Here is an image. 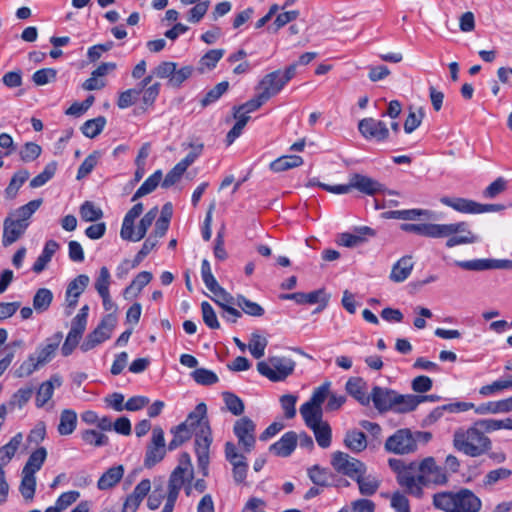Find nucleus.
Listing matches in <instances>:
<instances>
[{
  "label": "nucleus",
  "mask_w": 512,
  "mask_h": 512,
  "mask_svg": "<svg viewBox=\"0 0 512 512\" xmlns=\"http://www.w3.org/2000/svg\"><path fill=\"white\" fill-rule=\"evenodd\" d=\"M401 229L430 238H448L445 244L447 248L473 244L479 240V237L469 229V224L464 221L450 224L405 223L401 225Z\"/></svg>",
  "instance_id": "f257e3e1"
},
{
  "label": "nucleus",
  "mask_w": 512,
  "mask_h": 512,
  "mask_svg": "<svg viewBox=\"0 0 512 512\" xmlns=\"http://www.w3.org/2000/svg\"><path fill=\"white\" fill-rule=\"evenodd\" d=\"M206 414V405L199 403L186 420L182 422L195 435V452L203 476L208 475L209 449L212 443L211 428Z\"/></svg>",
  "instance_id": "f03ea898"
},
{
  "label": "nucleus",
  "mask_w": 512,
  "mask_h": 512,
  "mask_svg": "<svg viewBox=\"0 0 512 512\" xmlns=\"http://www.w3.org/2000/svg\"><path fill=\"white\" fill-rule=\"evenodd\" d=\"M432 503L436 509L444 512H479L482 508L481 499L467 488H461L457 492L435 493Z\"/></svg>",
  "instance_id": "7ed1b4c3"
},
{
  "label": "nucleus",
  "mask_w": 512,
  "mask_h": 512,
  "mask_svg": "<svg viewBox=\"0 0 512 512\" xmlns=\"http://www.w3.org/2000/svg\"><path fill=\"white\" fill-rule=\"evenodd\" d=\"M453 447L474 458L487 454L492 448V442L473 424L467 429L459 428L454 432Z\"/></svg>",
  "instance_id": "20e7f679"
},
{
  "label": "nucleus",
  "mask_w": 512,
  "mask_h": 512,
  "mask_svg": "<svg viewBox=\"0 0 512 512\" xmlns=\"http://www.w3.org/2000/svg\"><path fill=\"white\" fill-rule=\"evenodd\" d=\"M296 363L291 358L272 356L257 363V371L272 382H281L293 374Z\"/></svg>",
  "instance_id": "39448f33"
},
{
  "label": "nucleus",
  "mask_w": 512,
  "mask_h": 512,
  "mask_svg": "<svg viewBox=\"0 0 512 512\" xmlns=\"http://www.w3.org/2000/svg\"><path fill=\"white\" fill-rule=\"evenodd\" d=\"M416 469L415 463H410L408 467H404L398 472L397 481L399 485L405 488L406 492L417 498H421L423 495V486L430 484L427 475L424 472H419L417 476L412 474V471Z\"/></svg>",
  "instance_id": "423d86ee"
},
{
  "label": "nucleus",
  "mask_w": 512,
  "mask_h": 512,
  "mask_svg": "<svg viewBox=\"0 0 512 512\" xmlns=\"http://www.w3.org/2000/svg\"><path fill=\"white\" fill-rule=\"evenodd\" d=\"M167 450L168 445L166 446L165 443L164 431L160 426H155L146 447L144 466L149 469L154 467L164 459Z\"/></svg>",
  "instance_id": "0eeeda50"
},
{
  "label": "nucleus",
  "mask_w": 512,
  "mask_h": 512,
  "mask_svg": "<svg viewBox=\"0 0 512 512\" xmlns=\"http://www.w3.org/2000/svg\"><path fill=\"white\" fill-rule=\"evenodd\" d=\"M440 202L460 213L467 214H481L485 212L498 211L502 209L501 205L497 204H480L470 199L461 197H448L443 196Z\"/></svg>",
  "instance_id": "6e6552de"
},
{
  "label": "nucleus",
  "mask_w": 512,
  "mask_h": 512,
  "mask_svg": "<svg viewBox=\"0 0 512 512\" xmlns=\"http://www.w3.org/2000/svg\"><path fill=\"white\" fill-rule=\"evenodd\" d=\"M331 464L337 472L353 480L366 473V465L363 462L341 451L333 453Z\"/></svg>",
  "instance_id": "1a4fd4ad"
},
{
  "label": "nucleus",
  "mask_w": 512,
  "mask_h": 512,
  "mask_svg": "<svg viewBox=\"0 0 512 512\" xmlns=\"http://www.w3.org/2000/svg\"><path fill=\"white\" fill-rule=\"evenodd\" d=\"M385 449L394 454H409L417 449L416 438L410 429H399L388 437Z\"/></svg>",
  "instance_id": "9d476101"
},
{
  "label": "nucleus",
  "mask_w": 512,
  "mask_h": 512,
  "mask_svg": "<svg viewBox=\"0 0 512 512\" xmlns=\"http://www.w3.org/2000/svg\"><path fill=\"white\" fill-rule=\"evenodd\" d=\"M358 130L366 140L384 142L388 140L390 132L387 125L372 117L363 118L358 122Z\"/></svg>",
  "instance_id": "9b49d317"
},
{
  "label": "nucleus",
  "mask_w": 512,
  "mask_h": 512,
  "mask_svg": "<svg viewBox=\"0 0 512 512\" xmlns=\"http://www.w3.org/2000/svg\"><path fill=\"white\" fill-rule=\"evenodd\" d=\"M255 428V423L246 416L239 418L234 424V434L245 452H251L255 446Z\"/></svg>",
  "instance_id": "f8f14e48"
},
{
  "label": "nucleus",
  "mask_w": 512,
  "mask_h": 512,
  "mask_svg": "<svg viewBox=\"0 0 512 512\" xmlns=\"http://www.w3.org/2000/svg\"><path fill=\"white\" fill-rule=\"evenodd\" d=\"M418 472H424L427 475L430 484L445 485L448 482V475L445 468L438 466L433 457L423 459L417 466Z\"/></svg>",
  "instance_id": "ddd939ff"
},
{
  "label": "nucleus",
  "mask_w": 512,
  "mask_h": 512,
  "mask_svg": "<svg viewBox=\"0 0 512 512\" xmlns=\"http://www.w3.org/2000/svg\"><path fill=\"white\" fill-rule=\"evenodd\" d=\"M28 226L29 223H23L10 214L3 223V245L9 246L16 242L25 233Z\"/></svg>",
  "instance_id": "4468645a"
},
{
  "label": "nucleus",
  "mask_w": 512,
  "mask_h": 512,
  "mask_svg": "<svg viewBox=\"0 0 512 512\" xmlns=\"http://www.w3.org/2000/svg\"><path fill=\"white\" fill-rule=\"evenodd\" d=\"M396 393L392 389L374 386L370 393V402H373L374 407L380 413L391 411L394 404L393 398H395Z\"/></svg>",
  "instance_id": "2eb2a0df"
},
{
  "label": "nucleus",
  "mask_w": 512,
  "mask_h": 512,
  "mask_svg": "<svg viewBox=\"0 0 512 512\" xmlns=\"http://www.w3.org/2000/svg\"><path fill=\"white\" fill-rule=\"evenodd\" d=\"M285 86L280 77V70L273 71L263 77L260 81L258 88L262 98L267 101L273 96L277 95Z\"/></svg>",
  "instance_id": "dca6fc26"
},
{
  "label": "nucleus",
  "mask_w": 512,
  "mask_h": 512,
  "mask_svg": "<svg viewBox=\"0 0 512 512\" xmlns=\"http://www.w3.org/2000/svg\"><path fill=\"white\" fill-rule=\"evenodd\" d=\"M151 489V483L149 479H143L136 485L133 492L127 496L122 512H136L143 499L148 495Z\"/></svg>",
  "instance_id": "f3484780"
},
{
  "label": "nucleus",
  "mask_w": 512,
  "mask_h": 512,
  "mask_svg": "<svg viewBox=\"0 0 512 512\" xmlns=\"http://www.w3.org/2000/svg\"><path fill=\"white\" fill-rule=\"evenodd\" d=\"M89 284V277L81 274L73 279L66 289V303L67 307L74 309L78 303L79 296L84 292Z\"/></svg>",
  "instance_id": "a211bd4d"
},
{
  "label": "nucleus",
  "mask_w": 512,
  "mask_h": 512,
  "mask_svg": "<svg viewBox=\"0 0 512 512\" xmlns=\"http://www.w3.org/2000/svg\"><path fill=\"white\" fill-rule=\"evenodd\" d=\"M298 435L294 431L286 432L280 440L269 447L271 453L280 457H288L295 450Z\"/></svg>",
  "instance_id": "6ab92c4d"
},
{
  "label": "nucleus",
  "mask_w": 512,
  "mask_h": 512,
  "mask_svg": "<svg viewBox=\"0 0 512 512\" xmlns=\"http://www.w3.org/2000/svg\"><path fill=\"white\" fill-rule=\"evenodd\" d=\"M351 186L367 195H374L384 190V186L377 180L358 173L351 175Z\"/></svg>",
  "instance_id": "aec40b11"
},
{
  "label": "nucleus",
  "mask_w": 512,
  "mask_h": 512,
  "mask_svg": "<svg viewBox=\"0 0 512 512\" xmlns=\"http://www.w3.org/2000/svg\"><path fill=\"white\" fill-rule=\"evenodd\" d=\"M346 391L361 405L367 406L370 404V394H367L366 382L361 377H351L346 382Z\"/></svg>",
  "instance_id": "412c9836"
},
{
  "label": "nucleus",
  "mask_w": 512,
  "mask_h": 512,
  "mask_svg": "<svg viewBox=\"0 0 512 512\" xmlns=\"http://www.w3.org/2000/svg\"><path fill=\"white\" fill-rule=\"evenodd\" d=\"M414 267L411 256H403L392 267L390 280L395 283L404 282L411 274Z\"/></svg>",
  "instance_id": "4be33fe9"
},
{
  "label": "nucleus",
  "mask_w": 512,
  "mask_h": 512,
  "mask_svg": "<svg viewBox=\"0 0 512 512\" xmlns=\"http://www.w3.org/2000/svg\"><path fill=\"white\" fill-rule=\"evenodd\" d=\"M62 338V332H56L51 337L47 338L46 344L43 347L38 349L35 358L37 359L38 363H40V365H44L51 360L55 351L58 349Z\"/></svg>",
  "instance_id": "5701e85b"
},
{
  "label": "nucleus",
  "mask_w": 512,
  "mask_h": 512,
  "mask_svg": "<svg viewBox=\"0 0 512 512\" xmlns=\"http://www.w3.org/2000/svg\"><path fill=\"white\" fill-rule=\"evenodd\" d=\"M393 399L394 404L391 411L396 413H408L414 411L417 406L422 403V399L413 394L402 395L397 392Z\"/></svg>",
  "instance_id": "b1692460"
},
{
  "label": "nucleus",
  "mask_w": 512,
  "mask_h": 512,
  "mask_svg": "<svg viewBox=\"0 0 512 512\" xmlns=\"http://www.w3.org/2000/svg\"><path fill=\"white\" fill-rule=\"evenodd\" d=\"M512 411V396L499 400V401H491L487 403H482L478 407L475 408V412L480 415L484 414H498V413H508Z\"/></svg>",
  "instance_id": "393cba45"
},
{
  "label": "nucleus",
  "mask_w": 512,
  "mask_h": 512,
  "mask_svg": "<svg viewBox=\"0 0 512 512\" xmlns=\"http://www.w3.org/2000/svg\"><path fill=\"white\" fill-rule=\"evenodd\" d=\"M343 442L345 447L353 453H360L367 448L366 435L356 429L347 431Z\"/></svg>",
  "instance_id": "a878e982"
},
{
  "label": "nucleus",
  "mask_w": 512,
  "mask_h": 512,
  "mask_svg": "<svg viewBox=\"0 0 512 512\" xmlns=\"http://www.w3.org/2000/svg\"><path fill=\"white\" fill-rule=\"evenodd\" d=\"M124 467L123 465H117L109 468L99 478L97 487L99 490H107L114 487L123 477Z\"/></svg>",
  "instance_id": "bb28decb"
},
{
  "label": "nucleus",
  "mask_w": 512,
  "mask_h": 512,
  "mask_svg": "<svg viewBox=\"0 0 512 512\" xmlns=\"http://www.w3.org/2000/svg\"><path fill=\"white\" fill-rule=\"evenodd\" d=\"M117 323V317L110 313L107 314L99 325L91 332L93 337L97 338L100 344L111 337L112 331Z\"/></svg>",
  "instance_id": "cd10ccee"
},
{
  "label": "nucleus",
  "mask_w": 512,
  "mask_h": 512,
  "mask_svg": "<svg viewBox=\"0 0 512 512\" xmlns=\"http://www.w3.org/2000/svg\"><path fill=\"white\" fill-rule=\"evenodd\" d=\"M152 280V274L148 271L140 272L132 282L124 289L123 295L126 299L136 297L141 290Z\"/></svg>",
  "instance_id": "c85d7f7f"
},
{
  "label": "nucleus",
  "mask_w": 512,
  "mask_h": 512,
  "mask_svg": "<svg viewBox=\"0 0 512 512\" xmlns=\"http://www.w3.org/2000/svg\"><path fill=\"white\" fill-rule=\"evenodd\" d=\"M58 248L59 245L56 241L48 240L45 243L41 255L36 259L35 263L33 264L32 270L35 273L42 272L46 268L47 264L51 261L52 256L55 254Z\"/></svg>",
  "instance_id": "c756f323"
},
{
  "label": "nucleus",
  "mask_w": 512,
  "mask_h": 512,
  "mask_svg": "<svg viewBox=\"0 0 512 512\" xmlns=\"http://www.w3.org/2000/svg\"><path fill=\"white\" fill-rule=\"evenodd\" d=\"M322 296H324V290L319 289L310 293L295 292L291 294H283L280 298L284 300H293L297 304H315L319 303L320 300H324Z\"/></svg>",
  "instance_id": "7c9ffc66"
},
{
  "label": "nucleus",
  "mask_w": 512,
  "mask_h": 512,
  "mask_svg": "<svg viewBox=\"0 0 512 512\" xmlns=\"http://www.w3.org/2000/svg\"><path fill=\"white\" fill-rule=\"evenodd\" d=\"M300 414L303 417V420L307 427L311 428L322 421L323 417V409L322 407L313 406L312 404L305 402L300 407Z\"/></svg>",
  "instance_id": "2f4dec72"
},
{
  "label": "nucleus",
  "mask_w": 512,
  "mask_h": 512,
  "mask_svg": "<svg viewBox=\"0 0 512 512\" xmlns=\"http://www.w3.org/2000/svg\"><path fill=\"white\" fill-rule=\"evenodd\" d=\"M77 425V414L71 409H64L60 415L57 430L60 435L66 436L74 432Z\"/></svg>",
  "instance_id": "473e14b6"
},
{
  "label": "nucleus",
  "mask_w": 512,
  "mask_h": 512,
  "mask_svg": "<svg viewBox=\"0 0 512 512\" xmlns=\"http://www.w3.org/2000/svg\"><path fill=\"white\" fill-rule=\"evenodd\" d=\"M170 432L173 434V438L168 443V450L173 451L183 445L185 442L190 440L193 433L190 428L186 427V424H179L171 428Z\"/></svg>",
  "instance_id": "72a5a7b5"
},
{
  "label": "nucleus",
  "mask_w": 512,
  "mask_h": 512,
  "mask_svg": "<svg viewBox=\"0 0 512 512\" xmlns=\"http://www.w3.org/2000/svg\"><path fill=\"white\" fill-rule=\"evenodd\" d=\"M192 480L188 477V474L182 473L180 468H175L169 477L167 495L178 497L184 484L186 482L190 483Z\"/></svg>",
  "instance_id": "f704fd0d"
},
{
  "label": "nucleus",
  "mask_w": 512,
  "mask_h": 512,
  "mask_svg": "<svg viewBox=\"0 0 512 512\" xmlns=\"http://www.w3.org/2000/svg\"><path fill=\"white\" fill-rule=\"evenodd\" d=\"M47 457V451L44 447H40L29 456L22 473H29L35 475V473L41 469L45 459Z\"/></svg>",
  "instance_id": "c9c22d12"
},
{
  "label": "nucleus",
  "mask_w": 512,
  "mask_h": 512,
  "mask_svg": "<svg viewBox=\"0 0 512 512\" xmlns=\"http://www.w3.org/2000/svg\"><path fill=\"white\" fill-rule=\"evenodd\" d=\"M22 433H17L11 440L0 448V466L6 465L15 455L20 444L22 443Z\"/></svg>",
  "instance_id": "e433bc0d"
},
{
  "label": "nucleus",
  "mask_w": 512,
  "mask_h": 512,
  "mask_svg": "<svg viewBox=\"0 0 512 512\" xmlns=\"http://www.w3.org/2000/svg\"><path fill=\"white\" fill-rule=\"evenodd\" d=\"M303 164V159L298 155H287L279 157L270 164V169L274 172H282L291 168L299 167Z\"/></svg>",
  "instance_id": "4c0bfd02"
},
{
  "label": "nucleus",
  "mask_w": 512,
  "mask_h": 512,
  "mask_svg": "<svg viewBox=\"0 0 512 512\" xmlns=\"http://www.w3.org/2000/svg\"><path fill=\"white\" fill-rule=\"evenodd\" d=\"M143 212L142 203L135 204L125 215L120 231L121 238H131V226H134V221Z\"/></svg>",
  "instance_id": "58836bf2"
},
{
  "label": "nucleus",
  "mask_w": 512,
  "mask_h": 512,
  "mask_svg": "<svg viewBox=\"0 0 512 512\" xmlns=\"http://www.w3.org/2000/svg\"><path fill=\"white\" fill-rule=\"evenodd\" d=\"M161 179H162V171L161 170L155 171L137 189V191L135 192V194L132 197V201H136L138 198H141V197L153 192L159 185Z\"/></svg>",
  "instance_id": "ea45409f"
},
{
  "label": "nucleus",
  "mask_w": 512,
  "mask_h": 512,
  "mask_svg": "<svg viewBox=\"0 0 512 512\" xmlns=\"http://www.w3.org/2000/svg\"><path fill=\"white\" fill-rule=\"evenodd\" d=\"M53 301V293L47 288H40L33 297V309L37 313L47 311Z\"/></svg>",
  "instance_id": "a19ab883"
},
{
  "label": "nucleus",
  "mask_w": 512,
  "mask_h": 512,
  "mask_svg": "<svg viewBox=\"0 0 512 512\" xmlns=\"http://www.w3.org/2000/svg\"><path fill=\"white\" fill-rule=\"evenodd\" d=\"M30 174L27 170L22 169L14 173L8 186L5 189V195L8 199H14L20 187L28 180Z\"/></svg>",
  "instance_id": "79ce46f5"
},
{
  "label": "nucleus",
  "mask_w": 512,
  "mask_h": 512,
  "mask_svg": "<svg viewBox=\"0 0 512 512\" xmlns=\"http://www.w3.org/2000/svg\"><path fill=\"white\" fill-rule=\"evenodd\" d=\"M310 429L313 431L315 439L321 448H328L331 445L332 431L328 422L323 421Z\"/></svg>",
  "instance_id": "37998d69"
},
{
  "label": "nucleus",
  "mask_w": 512,
  "mask_h": 512,
  "mask_svg": "<svg viewBox=\"0 0 512 512\" xmlns=\"http://www.w3.org/2000/svg\"><path fill=\"white\" fill-rule=\"evenodd\" d=\"M355 481L358 484L360 493L364 496L374 495L380 486V481L372 475L361 474Z\"/></svg>",
  "instance_id": "c03bdc74"
},
{
  "label": "nucleus",
  "mask_w": 512,
  "mask_h": 512,
  "mask_svg": "<svg viewBox=\"0 0 512 512\" xmlns=\"http://www.w3.org/2000/svg\"><path fill=\"white\" fill-rule=\"evenodd\" d=\"M210 291L216 296L213 300L223 309V311H226L227 307H234V305L238 306V295L236 297L232 296L220 285H217Z\"/></svg>",
  "instance_id": "a18cd8bd"
},
{
  "label": "nucleus",
  "mask_w": 512,
  "mask_h": 512,
  "mask_svg": "<svg viewBox=\"0 0 512 512\" xmlns=\"http://www.w3.org/2000/svg\"><path fill=\"white\" fill-rule=\"evenodd\" d=\"M512 476V471L505 467H500L489 471L483 478V486L491 488L500 481L508 480Z\"/></svg>",
  "instance_id": "49530a36"
},
{
  "label": "nucleus",
  "mask_w": 512,
  "mask_h": 512,
  "mask_svg": "<svg viewBox=\"0 0 512 512\" xmlns=\"http://www.w3.org/2000/svg\"><path fill=\"white\" fill-rule=\"evenodd\" d=\"M41 204L42 199L32 200L13 211L11 215L23 223H29V218L39 209Z\"/></svg>",
  "instance_id": "de8ad7c7"
},
{
  "label": "nucleus",
  "mask_w": 512,
  "mask_h": 512,
  "mask_svg": "<svg viewBox=\"0 0 512 512\" xmlns=\"http://www.w3.org/2000/svg\"><path fill=\"white\" fill-rule=\"evenodd\" d=\"M106 124V119L103 116H98L97 118L87 120L82 126V133L88 138H95L98 136L102 130L104 129Z\"/></svg>",
  "instance_id": "09e8293b"
},
{
  "label": "nucleus",
  "mask_w": 512,
  "mask_h": 512,
  "mask_svg": "<svg viewBox=\"0 0 512 512\" xmlns=\"http://www.w3.org/2000/svg\"><path fill=\"white\" fill-rule=\"evenodd\" d=\"M80 216L83 221L96 222L103 217V211L91 201H85L80 206Z\"/></svg>",
  "instance_id": "8fccbe9b"
},
{
  "label": "nucleus",
  "mask_w": 512,
  "mask_h": 512,
  "mask_svg": "<svg viewBox=\"0 0 512 512\" xmlns=\"http://www.w3.org/2000/svg\"><path fill=\"white\" fill-rule=\"evenodd\" d=\"M229 88L227 81H222L210 89L200 100L202 108H205L216 102Z\"/></svg>",
  "instance_id": "3c124183"
},
{
  "label": "nucleus",
  "mask_w": 512,
  "mask_h": 512,
  "mask_svg": "<svg viewBox=\"0 0 512 512\" xmlns=\"http://www.w3.org/2000/svg\"><path fill=\"white\" fill-rule=\"evenodd\" d=\"M389 218L401 219V220H416L423 216L429 218L431 212L425 209H407V210H396L387 213Z\"/></svg>",
  "instance_id": "603ef678"
},
{
  "label": "nucleus",
  "mask_w": 512,
  "mask_h": 512,
  "mask_svg": "<svg viewBox=\"0 0 512 512\" xmlns=\"http://www.w3.org/2000/svg\"><path fill=\"white\" fill-rule=\"evenodd\" d=\"M455 265L468 271H485L493 269L492 259L455 261Z\"/></svg>",
  "instance_id": "864d4df0"
},
{
  "label": "nucleus",
  "mask_w": 512,
  "mask_h": 512,
  "mask_svg": "<svg viewBox=\"0 0 512 512\" xmlns=\"http://www.w3.org/2000/svg\"><path fill=\"white\" fill-rule=\"evenodd\" d=\"M81 438L86 444L94 447L106 446L109 443V439L105 434L94 429L84 430L81 433Z\"/></svg>",
  "instance_id": "5fc2aeb1"
},
{
  "label": "nucleus",
  "mask_w": 512,
  "mask_h": 512,
  "mask_svg": "<svg viewBox=\"0 0 512 512\" xmlns=\"http://www.w3.org/2000/svg\"><path fill=\"white\" fill-rule=\"evenodd\" d=\"M238 307H240L245 314L253 317H261L265 313V310L261 305L247 299L241 294H238Z\"/></svg>",
  "instance_id": "6e6d98bb"
},
{
  "label": "nucleus",
  "mask_w": 512,
  "mask_h": 512,
  "mask_svg": "<svg viewBox=\"0 0 512 512\" xmlns=\"http://www.w3.org/2000/svg\"><path fill=\"white\" fill-rule=\"evenodd\" d=\"M56 170H57V162L52 161V162L48 163L45 166L44 170L30 181V187L38 188V187L45 185L50 179L53 178V176L56 173Z\"/></svg>",
  "instance_id": "4d7b16f0"
},
{
  "label": "nucleus",
  "mask_w": 512,
  "mask_h": 512,
  "mask_svg": "<svg viewBox=\"0 0 512 512\" xmlns=\"http://www.w3.org/2000/svg\"><path fill=\"white\" fill-rule=\"evenodd\" d=\"M100 156L101 154L99 151H94L93 153L89 154L79 166L76 178L81 180L88 176L97 165Z\"/></svg>",
  "instance_id": "13d9d810"
},
{
  "label": "nucleus",
  "mask_w": 512,
  "mask_h": 512,
  "mask_svg": "<svg viewBox=\"0 0 512 512\" xmlns=\"http://www.w3.org/2000/svg\"><path fill=\"white\" fill-rule=\"evenodd\" d=\"M223 400L227 409L235 416L243 414L245 406L244 402L232 392H223Z\"/></svg>",
  "instance_id": "bf43d9fd"
},
{
  "label": "nucleus",
  "mask_w": 512,
  "mask_h": 512,
  "mask_svg": "<svg viewBox=\"0 0 512 512\" xmlns=\"http://www.w3.org/2000/svg\"><path fill=\"white\" fill-rule=\"evenodd\" d=\"M267 344L266 338L257 333H252L248 349L254 358L259 359L264 355Z\"/></svg>",
  "instance_id": "052dcab7"
},
{
  "label": "nucleus",
  "mask_w": 512,
  "mask_h": 512,
  "mask_svg": "<svg viewBox=\"0 0 512 512\" xmlns=\"http://www.w3.org/2000/svg\"><path fill=\"white\" fill-rule=\"evenodd\" d=\"M19 489L22 496L26 500L33 499L36 489L35 475L29 473H22V480Z\"/></svg>",
  "instance_id": "680f3d73"
},
{
  "label": "nucleus",
  "mask_w": 512,
  "mask_h": 512,
  "mask_svg": "<svg viewBox=\"0 0 512 512\" xmlns=\"http://www.w3.org/2000/svg\"><path fill=\"white\" fill-rule=\"evenodd\" d=\"M192 378L200 385H212L218 382V376L211 370L198 368L192 372Z\"/></svg>",
  "instance_id": "e2e57ef3"
},
{
  "label": "nucleus",
  "mask_w": 512,
  "mask_h": 512,
  "mask_svg": "<svg viewBox=\"0 0 512 512\" xmlns=\"http://www.w3.org/2000/svg\"><path fill=\"white\" fill-rule=\"evenodd\" d=\"M224 49H212L206 52L200 59L201 70L207 68L209 70L213 69L218 61L224 56Z\"/></svg>",
  "instance_id": "0e129e2a"
},
{
  "label": "nucleus",
  "mask_w": 512,
  "mask_h": 512,
  "mask_svg": "<svg viewBox=\"0 0 512 512\" xmlns=\"http://www.w3.org/2000/svg\"><path fill=\"white\" fill-rule=\"evenodd\" d=\"M201 312L204 323L210 329H219L220 323L213 307L206 301L201 303Z\"/></svg>",
  "instance_id": "69168bd1"
},
{
  "label": "nucleus",
  "mask_w": 512,
  "mask_h": 512,
  "mask_svg": "<svg viewBox=\"0 0 512 512\" xmlns=\"http://www.w3.org/2000/svg\"><path fill=\"white\" fill-rule=\"evenodd\" d=\"M507 188V181L503 177H498L483 191V197L493 199L503 193Z\"/></svg>",
  "instance_id": "338daca9"
},
{
  "label": "nucleus",
  "mask_w": 512,
  "mask_h": 512,
  "mask_svg": "<svg viewBox=\"0 0 512 512\" xmlns=\"http://www.w3.org/2000/svg\"><path fill=\"white\" fill-rule=\"evenodd\" d=\"M330 382H325L318 388H316L310 399L307 401L313 406L322 407L324 401L328 398L330 392Z\"/></svg>",
  "instance_id": "774afa93"
}]
</instances>
